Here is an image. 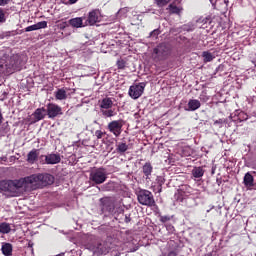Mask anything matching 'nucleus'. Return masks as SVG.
<instances>
[{"mask_svg":"<svg viewBox=\"0 0 256 256\" xmlns=\"http://www.w3.org/2000/svg\"><path fill=\"white\" fill-rule=\"evenodd\" d=\"M109 185H111V183H108V184L106 185V187H109Z\"/></svg>","mask_w":256,"mask_h":256,"instance_id":"nucleus-46","label":"nucleus"},{"mask_svg":"<svg viewBox=\"0 0 256 256\" xmlns=\"http://www.w3.org/2000/svg\"><path fill=\"white\" fill-rule=\"evenodd\" d=\"M171 0H156L158 7H165Z\"/></svg>","mask_w":256,"mask_h":256,"instance_id":"nucleus-30","label":"nucleus"},{"mask_svg":"<svg viewBox=\"0 0 256 256\" xmlns=\"http://www.w3.org/2000/svg\"><path fill=\"white\" fill-rule=\"evenodd\" d=\"M142 173L145 176L147 175H152L153 173V165H151L150 162H146L143 166H142Z\"/></svg>","mask_w":256,"mask_h":256,"instance_id":"nucleus-21","label":"nucleus"},{"mask_svg":"<svg viewBox=\"0 0 256 256\" xmlns=\"http://www.w3.org/2000/svg\"><path fill=\"white\" fill-rule=\"evenodd\" d=\"M123 129V120H114L108 124V130L113 133L115 137L121 135Z\"/></svg>","mask_w":256,"mask_h":256,"instance_id":"nucleus-10","label":"nucleus"},{"mask_svg":"<svg viewBox=\"0 0 256 256\" xmlns=\"http://www.w3.org/2000/svg\"><path fill=\"white\" fill-rule=\"evenodd\" d=\"M161 223H167V221H171L170 216H160Z\"/></svg>","mask_w":256,"mask_h":256,"instance_id":"nucleus-36","label":"nucleus"},{"mask_svg":"<svg viewBox=\"0 0 256 256\" xmlns=\"http://www.w3.org/2000/svg\"><path fill=\"white\" fill-rule=\"evenodd\" d=\"M221 123H223V120L219 119L214 122V125H221Z\"/></svg>","mask_w":256,"mask_h":256,"instance_id":"nucleus-40","label":"nucleus"},{"mask_svg":"<svg viewBox=\"0 0 256 256\" xmlns=\"http://www.w3.org/2000/svg\"><path fill=\"white\" fill-rule=\"evenodd\" d=\"M143 91H145V83H139L130 86L128 94L131 99H139L143 95Z\"/></svg>","mask_w":256,"mask_h":256,"instance_id":"nucleus-9","label":"nucleus"},{"mask_svg":"<svg viewBox=\"0 0 256 256\" xmlns=\"http://www.w3.org/2000/svg\"><path fill=\"white\" fill-rule=\"evenodd\" d=\"M54 182L55 177L47 173L32 174L20 179V185L24 191L43 189V187H47V185H53Z\"/></svg>","mask_w":256,"mask_h":256,"instance_id":"nucleus-1","label":"nucleus"},{"mask_svg":"<svg viewBox=\"0 0 256 256\" xmlns=\"http://www.w3.org/2000/svg\"><path fill=\"white\" fill-rule=\"evenodd\" d=\"M39 157V150L38 149H33L32 151H30L27 155V161L28 163H31V165H33V163H35L37 161Z\"/></svg>","mask_w":256,"mask_h":256,"instance_id":"nucleus-18","label":"nucleus"},{"mask_svg":"<svg viewBox=\"0 0 256 256\" xmlns=\"http://www.w3.org/2000/svg\"><path fill=\"white\" fill-rule=\"evenodd\" d=\"M203 175H205V170H203L202 167H194L192 169V177H194V179H201Z\"/></svg>","mask_w":256,"mask_h":256,"instance_id":"nucleus-20","label":"nucleus"},{"mask_svg":"<svg viewBox=\"0 0 256 256\" xmlns=\"http://www.w3.org/2000/svg\"><path fill=\"white\" fill-rule=\"evenodd\" d=\"M19 65H21L19 55H13L7 58L5 62H1L0 67L5 73H15V71H19Z\"/></svg>","mask_w":256,"mask_h":256,"instance_id":"nucleus-3","label":"nucleus"},{"mask_svg":"<svg viewBox=\"0 0 256 256\" xmlns=\"http://www.w3.org/2000/svg\"><path fill=\"white\" fill-rule=\"evenodd\" d=\"M143 178L145 179V183L147 187H150V189H153V183H151V175L143 176Z\"/></svg>","mask_w":256,"mask_h":256,"instance_id":"nucleus-28","label":"nucleus"},{"mask_svg":"<svg viewBox=\"0 0 256 256\" xmlns=\"http://www.w3.org/2000/svg\"><path fill=\"white\" fill-rule=\"evenodd\" d=\"M25 31H26V33H29L31 31H38L37 24L26 27Z\"/></svg>","mask_w":256,"mask_h":256,"instance_id":"nucleus-31","label":"nucleus"},{"mask_svg":"<svg viewBox=\"0 0 256 256\" xmlns=\"http://www.w3.org/2000/svg\"><path fill=\"white\" fill-rule=\"evenodd\" d=\"M137 201L140 203V205H144L145 207H155V205H157L155 203V197L153 196V193L145 189L137 192Z\"/></svg>","mask_w":256,"mask_h":256,"instance_id":"nucleus-4","label":"nucleus"},{"mask_svg":"<svg viewBox=\"0 0 256 256\" xmlns=\"http://www.w3.org/2000/svg\"><path fill=\"white\" fill-rule=\"evenodd\" d=\"M117 67H118V69H125V61L124 60H118L117 61Z\"/></svg>","mask_w":256,"mask_h":256,"instance_id":"nucleus-35","label":"nucleus"},{"mask_svg":"<svg viewBox=\"0 0 256 256\" xmlns=\"http://www.w3.org/2000/svg\"><path fill=\"white\" fill-rule=\"evenodd\" d=\"M21 187V180H2L0 181V191L8 197H17Z\"/></svg>","mask_w":256,"mask_h":256,"instance_id":"nucleus-2","label":"nucleus"},{"mask_svg":"<svg viewBox=\"0 0 256 256\" xmlns=\"http://www.w3.org/2000/svg\"><path fill=\"white\" fill-rule=\"evenodd\" d=\"M166 229L169 231V233H173L175 231V227H173L171 224H167Z\"/></svg>","mask_w":256,"mask_h":256,"instance_id":"nucleus-38","label":"nucleus"},{"mask_svg":"<svg viewBox=\"0 0 256 256\" xmlns=\"http://www.w3.org/2000/svg\"><path fill=\"white\" fill-rule=\"evenodd\" d=\"M125 223H131V217L125 216Z\"/></svg>","mask_w":256,"mask_h":256,"instance_id":"nucleus-41","label":"nucleus"},{"mask_svg":"<svg viewBox=\"0 0 256 256\" xmlns=\"http://www.w3.org/2000/svg\"><path fill=\"white\" fill-rule=\"evenodd\" d=\"M168 256H177V252L171 251L168 253Z\"/></svg>","mask_w":256,"mask_h":256,"instance_id":"nucleus-42","label":"nucleus"},{"mask_svg":"<svg viewBox=\"0 0 256 256\" xmlns=\"http://www.w3.org/2000/svg\"><path fill=\"white\" fill-rule=\"evenodd\" d=\"M58 29H60L61 31H63L64 29H67V27H69V24H67V22H61L57 25Z\"/></svg>","mask_w":256,"mask_h":256,"instance_id":"nucleus-33","label":"nucleus"},{"mask_svg":"<svg viewBox=\"0 0 256 256\" xmlns=\"http://www.w3.org/2000/svg\"><path fill=\"white\" fill-rule=\"evenodd\" d=\"M11 0H0V7H5V5H9Z\"/></svg>","mask_w":256,"mask_h":256,"instance_id":"nucleus-39","label":"nucleus"},{"mask_svg":"<svg viewBox=\"0 0 256 256\" xmlns=\"http://www.w3.org/2000/svg\"><path fill=\"white\" fill-rule=\"evenodd\" d=\"M201 107V102L197 99H191L188 102V109L186 111H197Z\"/></svg>","mask_w":256,"mask_h":256,"instance_id":"nucleus-19","label":"nucleus"},{"mask_svg":"<svg viewBox=\"0 0 256 256\" xmlns=\"http://www.w3.org/2000/svg\"><path fill=\"white\" fill-rule=\"evenodd\" d=\"M101 113L104 117H115L117 115V112L113 109L101 110Z\"/></svg>","mask_w":256,"mask_h":256,"instance_id":"nucleus-27","label":"nucleus"},{"mask_svg":"<svg viewBox=\"0 0 256 256\" xmlns=\"http://www.w3.org/2000/svg\"><path fill=\"white\" fill-rule=\"evenodd\" d=\"M2 255L13 256V244L4 242L1 247Z\"/></svg>","mask_w":256,"mask_h":256,"instance_id":"nucleus-15","label":"nucleus"},{"mask_svg":"<svg viewBox=\"0 0 256 256\" xmlns=\"http://www.w3.org/2000/svg\"><path fill=\"white\" fill-rule=\"evenodd\" d=\"M103 16L101 15V10L94 9L88 13V18L85 25H95V23H101Z\"/></svg>","mask_w":256,"mask_h":256,"instance_id":"nucleus-8","label":"nucleus"},{"mask_svg":"<svg viewBox=\"0 0 256 256\" xmlns=\"http://www.w3.org/2000/svg\"><path fill=\"white\" fill-rule=\"evenodd\" d=\"M33 117L35 121H42V119L47 117V109H45V107L36 109L33 113Z\"/></svg>","mask_w":256,"mask_h":256,"instance_id":"nucleus-13","label":"nucleus"},{"mask_svg":"<svg viewBox=\"0 0 256 256\" xmlns=\"http://www.w3.org/2000/svg\"><path fill=\"white\" fill-rule=\"evenodd\" d=\"M0 233L3 235H7L8 233H11V224L7 222H2L0 224Z\"/></svg>","mask_w":256,"mask_h":256,"instance_id":"nucleus-23","label":"nucleus"},{"mask_svg":"<svg viewBox=\"0 0 256 256\" xmlns=\"http://www.w3.org/2000/svg\"><path fill=\"white\" fill-rule=\"evenodd\" d=\"M225 5H229V0H224Z\"/></svg>","mask_w":256,"mask_h":256,"instance_id":"nucleus-44","label":"nucleus"},{"mask_svg":"<svg viewBox=\"0 0 256 256\" xmlns=\"http://www.w3.org/2000/svg\"><path fill=\"white\" fill-rule=\"evenodd\" d=\"M167 53H168L167 46H165V44H160L156 48H154L153 54L151 55V57H154V59L161 61L162 59L165 58Z\"/></svg>","mask_w":256,"mask_h":256,"instance_id":"nucleus-11","label":"nucleus"},{"mask_svg":"<svg viewBox=\"0 0 256 256\" xmlns=\"http://www.w3.org/2000/svg\"><path fill=\"white\" fill-rule=\"evenodd\" d=\"M90 181L95 185H102L107 181V170L105 168H97L90 173Z\"/></svg>","mask_w":256,"mask_h":256,"instance_id":"nucleus-5","label":"nucleus"},{"mask_svg":"<svg viewBox=\"0 0 256 256\" xmlns=\"http://www.w3.org/2000/svg\"><path fill=\"white\" fill-rule=\"evenodd\" d=\"M128 149H129V145H127L126 143L121 142L117 145L116 151L118 153H125V151H127Z\"/></svg>","mask_w":256,"mask_h":256,"instance_id":"nucleus-26","label":"nucleus"},{"mask_svg":"<svg viewBox=\"0 0 256 256\" xmlns=\"http://www.w3.org/2000/svg\"><path fill=\"white\" fill-rule=\"evenodd\" d=\"M88 241L89 242L85 245V247L89 251H92L94 255H103V253H105V250H103V244L97 240V237L90 236Z\"/></svg>","mask_w":256,"mask_h":256,"instance_id":"nucleus-6","label":"nucleus"},{"mask_svg":"<svg viewBox=\"0 0 256 256\" xmlns=\"http://www.w3.org/2000/svg\"><path fill=\"white\" fill-rule=\"evenodd\" d=\"M37 29H47V21H41L36 23Z\"/></svg>","mask_w":256,"mask_h":256,"instance_id":"nucleus-29","label":"nucleus"},{"mask_svg":"<svg viewBox=\"0 0 256 256\" xmlns=\"http://www.w3.org/2000/svg\"><path fill=\"white\" fill-rule=\"evenodd\" d=\"M79 0H69L70 5H74V3H77Z\"/></svg>","mask_w":256,"mask_h":256,"instance_id":"nucleus-43","label":"nucleus"},{"mask_svg":"<svg viewBox=\"0 0 256 256\" xmlns=\"http://www.w3.org/2000/svg\"><path fill=\"white\" fill-rule=\"evenodd\" d=\"M159 29H155L150 33V37H155L157 38V36L159 35Z\"/></svg>","mask_w":256,"mask_h":256,"instance_id":"nucleus-37","label":"nucleus"},{"mask_svg":"<svg viewBox=\"0 0 256 256\" xmlns=\"http://www.w3.org/2000/svg\"><path fill=\"white\" fill-rule=\"evenodd\" d=\"M54 96L57 101H65V99H67V89H58L57 92H54Z\"/></svg>","mask_w":256,"mask_h":256,"instance_id":"nucleus-17","label":"nucleus"},{"mask_svg":"<svg viewBox=\"0 0 256 256\" xmlns=\"http://www.w3.org/2000/svg\"><path fill=\"white\" fill-rule=\"evenodd\" d=\"M202 57L204 58L205 63H209L215 59V56L208 51H204Z\"/></svg>","mask_w":256,"mask_h":256,"instance_id":"nucleus-25","label":"nucleus"},{"mask_svg":"<svg viewBox=\"0 0 256 256\" xmlns=\"http://www.w3.org/2000/svg\"><path fill=\"white\" fill-rule=\"evenodd\" d=\"M209 1L213 5V7H215V3H213V0H209Z\"/></svg>","mask_w":256,"mask_h":256,"instance_id":"nucleus-45","label":"nucleus"},{"mask_svg":"<svg viewBox=\"0 0 256 256\" xmlns=\"http://www.w3.org/2000/svg\"><path fill=\"white\" fill-rule=\"evenodd\" d=\"M101 109H111L113 107V100L111 98H104L100 102Z\"/></svg>","mask_w":256,"mask_h":256,"instance_id":"nucleus-22","label":"nucleus"},{"mask_svg":"<svg viewBox=\"0 0 256 256\" xmlns=\"http://www.w3.org/2000/svg\"><path fill=\"white\" fill-rule=\"evenodd\" d=\"M69 25H71V27H75L76 29L85 27V25H83V17H76V18L70 19Z\"/></svg>","mask_w":256,"mask_h":256,"instance_id":"nucleus-16","label":"nucleus"},{"mask_svg":"<svg viewBox=\"0 0 256 256\" xmlns=\"http://www.w3.org/2000/svg\"><path fill=\"white\" fill-rule=\"evenodd\" d=\"M7 19L5 18V10L3 8H0V23H5Z\"/></svg>","mask_w":256,"mask_h":256,"instance_id":"nucleus-32","label":"nucleus"},{"mask_svg":"<svg viewBox=\"0 0 256 256\" xmlns=\"http://www.w3.org/2000/svg\"><path fill=\"white\" fill-rule=\"evenodd\" d=\"M41 157H44L47 165H57V163H61V155L59 154L51 153L45 156L42 155Z\"/></svg>","mask_w":256,"mask_h":256,"instance_id":"nucleus-12","label":"nucleus"},{"mask_svg":"<svg viewBox=\"0 0 256 256\" xmlns=\"http://www.w3.org/2000/svg\"><path fill=\"white\" fill-rule=\"evenodd\" d=\"M168 9L170 11V13H173L175 15H179V13H181V11H183V8L179 7V6H175V3H172L168 6Z\"/></svg>","mask_w":256,"mask_h":256,"instance_id":"nucleus-24","label":"nucleus"},{"mask_svg":"<svg viewBox=\"0 0 256 256\" xmlns=\"http://www.w3.org/2000/svg\"><path fill=\"white\" fill-rule=\"evenodd\" d=\"M243 184L247 189H251V187L255 186V179L253 178V175L251 173L247 172L243 179Z\"/></svg>","mask_w":256,"mask_h":256,"instance_id":"nucleus-14","label":"nucleus"},{"mask_svg":"<svg viewBox=\"0 0 256 256\" xmlns=\"http://www.w3.org/2000/svg\"><path fill=\"white\" fill-rule=\"evenodd\" d=\"M46 114L49 119H55V117L63 115V109L55 103H48L46 105Z\"/></svg>","mask_w":256,"mask_h":256,"instance_id":"nucleus-7","label":"nucleus"},{"mask_svg":"<svg viewBox=\"0 0 256 256\" xmlns=\"http://www.w3.org/2000/svg\"><path fill=\"white\" fill-rule=\"evenodd\" d=\"M103 135H105V133H103V131H101V130H96L95 131V137L97 139H103Z\"/></svg>","mask_w":256,"mask_h":256,"instance_id":"nucleus-34","label":"nucleus"}]
</instances>
